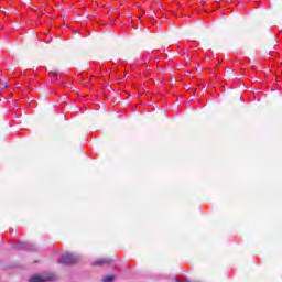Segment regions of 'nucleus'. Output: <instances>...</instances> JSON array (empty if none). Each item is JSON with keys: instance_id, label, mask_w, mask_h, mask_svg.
<instances>
[{"instance_id": "5", "label": "nucleus", "mask_w": 282, "mask_h": 282, "mask_svg": "<svg viewBox=\"0 0 282 282\" xmlns=\"http://www.w3.org/2000/svg\"><path fill=\"white\" fill-rule=\"evenodd\" d=\"M115 279L113 275H106L102 278V282H113Z\"/></svg>"}, {"instance_id": "3", "label": "nucleus", "mask_w": 282, "mask_h": 282, "mask_svg": "<svg viewBox=\"0 0 282 282\" xmlns=\"http://www.w3.org/2000/svg\"><path fill=\"white\" fill-rule=\"evenodd\" d=\"M111 263H113V260L109 258H102L93 262V265H111Z\"/></svg>"}, {"instance_id": "4", "label": "nucleus", "mask_w": 282, "mask_h": 282, "mask_svg": "<svg viewBox=\"0 0 282 282\" xmlns=\"http://www.w3.org/2000/svg\"><path fill=\"white\" fill-rule=\"evenodd\" d=\"M52 276L47 278V279H43L41 276H33L30 279L29 282H45V281H52Z\"/></svg>"}, {"instance_id": "2", "label": "nucleus", "mask_w": 282, "mask_h": 282, "mask_svg": "<svg viewBox=\"0 0 282 282\" xmlns=\"http://www.w3.org/2000/svg\"><path fill=\"white\" fill-rule=\"evenodd\" d=\"M14 250H28L29 252H32V251L36 250V246L32 245L30 242H18L14 246Z\"/></svg>"}, {"instance_id": "1", "label": "nucleus", "mask_w": 282, "mask_h": 282, "mask_svg": "<svg viewBox=\"0 0 282 282\" xmlns=\"http://www.w3.org/2000/svg\"><path fill=\"white\" fill-rule=\"evenodd\" d=\"M79 259L80 258L74 253H65L62 254L58 262L63 265H72V263H78Z\"/></svg>"}]
</instances>
